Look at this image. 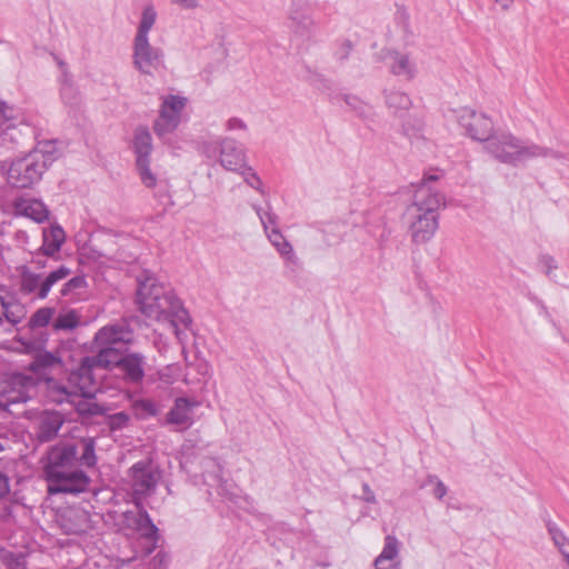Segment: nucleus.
Segmentation results:
<instances>
[{
  "instance_id": "nucleus-1",
  "label": "nucleus",
  "mask_w": 569,
  "mask_h": 569,
  "mask_svg": "<svg viewBox=\"0 0 569 569\" xmlns=\"http://www.w3.org/2000/svg\"><path fill=\"white\" fill-rule=\"evenodd\" d=\"M42 462L50 495L84 492L90 478L81 468L97 465L96 440L84 437L76 441H60L48 449Z\"/></svg>"
},
{
  "instance_id": "nucleus-2",
  "label": "nucleus",
  "mask_w": 569,
  "mask_h": 569,
  "mask_svg": "<svg viewBox=\"0 0 569 569\" xmlns=\"http://www.w3.org/2000/svg\"><path fill=\"white\" fill-rule=\"evenodd\" d=\"M137 302L147 318L168 323L178 340L186 338L184 329L191 322L188 311L173 291L150 271L144 270L138 277Z\"/></svg>"
},
{
  "instance_id": "nucleus-3",
  "label": "nucleus",
  "mask_w": 569,
  "mask_h": 569,
  "mask_svg": "<svg viewBox=\"0 0 569 569\" xmlns=\"http://www.w3.org/2000/svg\"><path fill=\"white\" fill-rule=\"evenodd\" d=\"M438 176L430 174L418 184L412 203L406 210L409 230L415 243H426L438 229V210L445 206V197L432 189L430 183Z\"/></svg>"
},
{
  "instance_id": "nucleus-4",
  "label": "nucleus",
  "mask_w": 569,
  "mask_h": 569,
  "mask_svg": "<svg viewBox=\"0 0 569 569\" xmlns=\"http://www.w3.org/2000/svg\"><path fill=\"white\" fill-rule=\"evenodd\" d=\"M100 355L87 356L81 359L79 366L72 370L67 379V385L57 386L53 392L58 393L54 401L74 402V398H94L96 393L100 390L99 380L96 377V369H104V362L100 359Z\"/></svg>"
},
{
  "instance_id": "nucleus-5",
  "label": "nucleus",
  "mask_w": 569,
  "mask_h": 569,
  "mask_svg": "<svg viewBox=\"0 0 569 569\" xmlns=\"http://www.w3.org/2000/svg\"><path fill=\"white\" fill-rule=\"evenodd\" d=\"M485 149L496 160L512 167L535 160V156L540 151L538 143L522 140L508 131L493 134Z\"/></svg>"
},
{
  "instance_id": "nucleus-6",
  "label": "nucleus",
  "mask_w": 569,
  "mask_h": 569,
  "mask_svg": "<svg viewBox=\"0 0 569 569\" xmlns=\"http://www.w3.org/2000/svg\"><path fill=\"white\" fill-rule=\"evenodd\" d=\"M162 477L159 466L150 458L137 461L128 470L131 497L136 507L156 492Z\"/></svg>"
},
{
  "instance_id": "nucleus-7",
  "label": "nucleus",
  "mask_w": 569,
  "mask_h": 569,
  "mask_svg": "<svg viewBox=\"0 0 569 569\" xmlns=\"http://www.w3.org/2000/svg\"><path fill=\"white\" fill-rule=\"evenodd\" d=\"M51 163L52 159L43 153L30 152L12 161L8 169V182L16 188H29L41 180Z\"/></svg>"
},
{
  "instance_id": "nucleus-8",
  "label": "nucleus",
  "mask_w": 569,
  "mask_h": 569,
  "mask_svg": "<svg viewBox=\"0 0 569 569\" xmlns=\"http://www.w3.org/2000/svg\"><path fill=\"white\" fill-rule=\"evenodd\" d=\"M252 208L260 219L268 240L274 247L278 253L283 258L286 267L290 268L291 270L297 268L299 264V259L295 254L291 243L284 238L278 228L279 218L271 210L270 204L268 203L266 209L257 204H252Z\"/></svg>"
},
{
  "instance_id": "nucleus-9",
  "label": "nucleus",
  "mask_w": 569,
  "mask_h": 569,
  "mask_svg": "<svg viewBox=\"0 0 569 569\" xmlns=\"http://www.w3.org/2000/svg\"><path fill=\"white\" fill-rule=\"evenodd\" d=\"M103 359L106 370H118L126 383H140L144 378L146 358L139 352H111L104 351Z\"/></svg>"
},
{
  "instance_id": "nucleus-10",
  "label": "nucleus",
  "mask_w": 569,
  "mask_h": 569,
  "mask_svg": "<svg viewBox=\"0 0 569 569\" xmlns=\"http://www.w3.org/2000/svg\"><path fill=\"white\" fill-rule=\"evenodd\" d=\"M134 333L126 320L108 323L101 327L93 337V348L96 355L104 351L121 352V346H128L133 342Z\"/></svg>"
},
{
  "instance_id": "nucleus-11",
  "label": "nucleus",
  "mask_w": 569,
  "mask_h": 569,
  "mask_svg": "<svg viewBox=\"0 0 569 569\" xmlns=\"http://www.w3.org/2000/svg\"><path fill=\"white\" fill-rule=\"evenodd\" d=\"M133 151L136 154V169L141 183L152 189L158 183V176L151 169L152 137L147 128L140 127L134 131Z\"/></svg>"
},
{
  "instance_id": "nucleus-12",
  "label": "nucleus",
  "mask_w": 569,
  "mask_h": 569,
  "mask_svg": "<svg viewBox=\"0 0 569 569\" xmlns=\"http://www.w3.org/2000/svg\"><path fill=\"white\" fill-rule=\"evenodd\" d=\"M132 63L142 74L152 76L164 67V51L160 47L152 46L150 37H134Z\"/></svg>"
},
{
  "instance_id": "nucleus-13",
  "label": "nucleus",
  "mask_w": 569,
  "mask_h": 569,
  "mask_svg": "<svg viewBox=\"0 0 569 569\" xmlns=\"http://www.w3.org/2000/svg\"><path fill=\"white\" fill-rule=\"evenodd\" d=\"M453 112L466 136L472 140L488 143L493 136V122L490 117L469 107H461Z\"/></svg>"
},
{
  "instance_id": "nucleus-14",
  "label": "nucleus",
  "mask_w": 569,
  "mask_h": 569,
  "mask_svg": "<svg viewBox=\"0 0 569 569\" xmlns=\"http://www.w3.org/2000/svg\"><path fill=\"white\" fill-rule=\"evenodd\" d=\"M34 387L32 377L14 375L0 395V409L11 415H18L16 407L32 398Z\"/></svg>"
},
{
  "instance_id": "nucleus-15",
  "label": "nucleus",
  "mask_w": 569,
  "mask_h": 569,
  "mask_svg": "<svg viewBox=\"0 0 569 569\" xmlns=\"http://www.w3.org/2000/svg\"><path fill=\"white\" fill-rule=\"evenodd\" d=\"M186 104L187 99L184 97L174 94L163 97L159 116L153 122V131L160 139L178 128Z\"/></svg>"
},
{
  "instance_id": "nucleus-16",
  "label": "nucleus",
  "mask_w": 569,
  "mask_h": 569,
  "mask_svg": "<svg viewBox=\"0 0 569 569\" xmlns=\"http://www.w3.org/2000/svg\"><path fill=\"white\" fill-rule=\"evenodd\" d=\"M64 416L57 410L40 411L32 420L34 439L40 443L54 440L64 425Z\"/></svg>"
},
{
  "instance_id": "nucleus-17",
  "label": "nucleus",
  "mask_w": 569,
  "mask_h": 569,
  "mask_svg": "<svg viewBox=\"0 0 569 569\" xmlns=\"http://www.w3.org/2000/svg\"><path fill=\"white\" fill-rule=\"evenodd\" d=\"M311 0H291L288 8L289 28L297 38L308 37L315 29V20L309 10Z\"/></svg>"
},
{
  "instance_id": "nucleus-18",
  "label": "nucleus",
  "mask_w": 569,
  "mask_h": 569,
  "mask_svg": "<svg viewBox=\"0 0 569 569\" xmlns=\"http://www.w3.org/2000/svg\"><path fill=\"white\" fill-rule=\"evenodd\" d=\"M219 162L229 171H240L246 166V154L231 138L219 140Z\"/></svg>"
},
{
  "instance_id": "nucleus-19",
  "label": "nucleus",
  "mask_w": 569,
  "mask_h": 569,
  "mask_svg": "<svg viewBox=\"0 0 569 569\" xmlns=\"http://www.w3.org/2000/svg\"><path fill=\"white\" fill-rule=\"evenodd\" d=\"M198 406L197 401L189 398H177L166 416L167 422L178 426L181 430L188 429L193 423V409Z\"/></svg>"
},
{
  "instance_id": "nucleus-20",
  "label": "nucleus",
  "mask_w": 569,
  "mask_h": 569,
  "mask_svg": "<svg viewBox=\"0 0 569 569\" xmlns=\"http://www.w3.org/2000/svg\"><path fill=\"white\" fill-rule=\"evenodd\" d=\"M387 66L390 72L407 81H411L417 76V64L408 54L400 51H388L386 57Z\"/></svg>"
},
{
  "instance_id": "nucleus-21",
  "label": "nucleus",
  "mask_w": 569,
  "mask_h": 569,
  "mask_svg": "<svg viewBox=\"0 0 569 569\" xmlns=\"http://www.w3.org/2000/svg\"><path fill=\"white\" fill-rule=\"evenodd\" d=\"M399 549V540L395 536L388 535L385 538L382 551L375 559V569H401Z\"/></svg>"
},
{
  "instance_id": "nucleus-22",
  "label": "nucleus",
  "mask_w": 569,
  "mask_h": 569,
  "mask_svg": "<svg viewBox=\"0 0 569 569\" xmlns=\"http://www.w3.org/2000/svg\"><path fill=\"white\" fill-rule=\"evenodd\" d=\"M43 243L41 252L43 256L53 257L58 253L66 240V233L60 226H52L43 230Z\"/></svg>"
},
{
  "instance_id": "nucleus-23",
  "label": "nucleus",
  "mask_w": 569,
  "mask_h": 569,
  "mask_svg": "<svg viewBox=\"0 0 569 569\" xmlns=\"http://www.w3.org/2000/svg\"><path fill=\"white\" fill-rule=\"evenodd\" d=\"M158 19V11L154 3L149 0L144 2L134 37H150V31Z\"/></svg>"
},
{
  "instance_id": "nucleus-24",
  "label": "nucleus",
  "mask_w": 569,
  "mask_h": 569,
  "mask_svg": "<svg viewBox=\"0 0 569 569\" xmlns=\"http://www.w3.org/2000/svg\"><path fill=\"white\" fill-rule=\"evenodd\" d=\"M385 100L387 107L392 110L396 116H401L412 106L410 97L400 90H386Z\"/></svg>"
},
{
  "instance_id": "nucleus-25",
  "label": "nucleus",
  "mask_w": 569,
  "mask_h": 569,
  "mask_svg": "<svg viewBox=\"0 0 569 569\" xmlns=\"http://www.w3.org/2000/svg\"><path fill=\"white\" fill-rule=\"evenodd\" d=\"M41 274L32 272L28 267L20 268V291L24 295L36 293L41 290Z\"/></svg>"
},
{
  "instance_id": "nucleus-26",
  "label": "nucleus",
  "mask_w": 569,
  "mask_h": 569,
  "mask_svg": "<svg viewBox=\"0 0 569 569\" xmlns=\"http://www.w3.org/2000/svg\"><path fill=\"white\" fill-rule=\"evenodd\" d=\"M20 209L26 217L39 223L46 221L49 217V210L44 203L37 199L23 201Z\"/></svg>"
},
{
  "instance_id": "nucleus-27",
  "label": "nucleus",
  "mask_w": 569,
  "mask_h": 569,
  "mask_svg": "<svg viewBox=\"0 0 569 569\" xmlns=\"http://www.w3.org/2000/svg\"><path fill=\"white\" fill-rule=\"evenodd\" d=\"M71 270L66 266H60L57 270L51 271L41 282V290L38 291L39 299H46L51 288L59 281L66 279Z\"/></svg>"
},
{
  "instance_id": "nucleus-28",
  "label": "nucleus",
  "mask_w": 569,
  "mask_h": 569,
  "mask_svg": "<svg viewBox=\"0 0 569 569\" xmlns=\"http://www.w3.org/2000/svg\"><path fill=\"white\" fill-rule=\"evenodd\" d=\"M139 512L136 519L137 530L141 532L142 536L149 539H153L157 536L158 528L152 522L150 516L144 509L143 502H141V507H137Z\"/></svg>"
},
{
  "instance_id": "nucleus-29",
  "label": "nucleus",
  "mask_w": 569,
  "mask_h": 569,
  "mask_svg": "<svg viewBox=\"0 0 569 569\" xmlns=\"http://www.w3.org/2000/svg\"><path fill=\"white\" fill-rule=\"evenodd\" d=\"M547 530L553 543L569 565V539L566 537L563 531L552 521L547 522Z\"/></svg>"
},
{
  "instance_id": "nucleus-30",
  "label": "nucleus",
  "mask_w": 569,
  "mask_h": 569,
  "mask_svg": "<svg viewBox=\"0 0 569 569\" xmlns=\"http://www.w3.org/2000/svg\"><path fill=\"white\" fill-rule=\"evenodd\" d=\"M80 323V316L76 310H69L66 312H61L53 320L52 328L56 331L60 330H73Z\"/></svg>"
},
{
  "instance_id": "nucleus-31",
  "label": "nucleus",
  "mask_w": 569,
  "mask_h": 569,
  "mask_svg": "<svg viewBox=\"0 0 569 569\" xmlns=\"http://www.w3.org/2000/svg\"><path fill=\"white\" fill-rule=\"evenodd\" d=\"M0 561L4 569H28L23 553H13L8 550L0 551Z\"/></svg>"
},
{
  "instance_id": "nucleus-32",
  "label": "nucleus",
  "mask_w": 569,
  "mask_h": 569,
  "mask_svg": "<svg viewBox=\"0 0 569 569\" xmlns=\"http://www.w3.org/2000/svg\"><path fill=\"white\" fill-rule=\"evenodd\" d=\"M54 315V309L50 307H42L38 309L29 319V327L31 329L43 328L49 325Z\"/></svg>"
},
{
  "instance_id": "nucleus-33",
  "label": "nucleus",
  "mask_w": 569,
  "mask_h": 569,
  "mask_svg": "<svg viewBox=\"0 0 569 569\" xmlns=\"http://www.w3.org/2000/svg\"><path fill=\"white\" fill-rule=\"evenodd\" d=\"M73 403L76 405L77 411L80 415L100 416L106 412V408L102 405H99L89 398L80 399L79 401H74Z\"/></svg>"
},
{
  "instance_id": "nucleus-34",
  "label": "nucleus",
  "mask_w": 569,
  "mask_h": 569,
  "mask_svg": "<svg viewBox=\"0 0 569 569\" xmlns=\"http://www.w3.org/2000/svg\"><path fill=\"white\" fill-rule=\"evenodd\" d=\"M239 172L241 173L248 186H250L251 188H253L254 190L259 191L262 194L264 193V190L262 188V181L251 167L244 166V168H242Z\"/></svg>"
},
{
  "instance_id": "nucleus-35",
  "label": "nucleus",
  "mask_w": 569,
  "mask_h": 569,
  "mask_svg": "<svg viewBox=\"0 0 569 569\" xmlns=\"http://www.w3.org/2000/svg\"><path fill=\"white\" fill-rule=\"evenodd\" d=\"M130 416L124 411H119L108 417V426L111 430H120L128 426Z\"/></svg>"
},
{
  "instance_id": "nucleus-36",
  "label": "nucleus",
  "mask_w": 569,
  "mask_h": 569,
  "mask_svg": "<svg viewBox=\"0 0 569 569\" xmlns=\"http://www.w3.org/2000/svg\"><path fill=\"white\" fill-rule=\"evenodd\" d=\"M538 148L540 149V151L538 152L539 154L535 156V159L552 158L558 161H562V160L569 161V153H563L561 151H557V150H553L551 148H548V147H545L541 144H538Z\"/></svg>"
},
{
  "instance_id": "nucleus-37",
  "label": "nucleus",
  "mask_w": 569,
  "mask_h": 569,
  "mask_svg": "<svg viewBox=\"0 0 569 569\" xmlns=\"http://www.w3.org/2000/svg\"><path fill=\"white\" fill-rule=\"evenodd\" d=\"M60 363V359L51 352L39 353L36 357L34 366L38 368H50Z\"/></svg>"
},
{
  "instance_id": "nucleus-38",
  "label": "nucleus",
  "mask_w": 569,
  "mask_h": 569,
  "mask_svg": "<svg viewBox=\"0 0 569 569\" xmlns=\"http://www.w3.org/2000/svg\"><path fill=\"white\" fill-rule=\"evenodd\" d=\"M86 286V280L83 277H73L70 279L61 289V296H68L70 292L81 289Z\"/></svg>"
},
{
  "instance_id": "nucleus-39",
  "label": "nucleus",
  "mask_w": 569,
  "mask_h": 569,
  "mask_svg": "<svg viewBox=\"0 0 569 569\" xmlns=\"http://www.w3.org/2000/svg\"><path fill=\"white\" fill-rule=\"evenodd\" d=\"M427 483H435L433 495L437 499H442L447 492V486L436 476H429Z\"/></svg>"
},
{
  "instance_id": "nucleus-40",
  "label": "nucleus",
  "mask_w": 569,
  "mask_h": 569,
  "mask_svg": "<svg viewBox=\"0 0 569 569\" xmlns=\"http://www.w3.org/2000/svg\"><path fill=\"white\" fill-rule=\"evenodd\" d=\"M352 50V43L349 40H345L340 43L339 48L336 50V58L340 61L346 60Z\"/></svg>"
},
{
  "instance_id": "nucleus-41",
  "label": "nucleus",
  "mask_w": 569,
  "mask_h": 569,
  "mask_svg": "<svg viewBox=\"0 0 569 569\" xmlns=\"http://www.w3.org/2000/svg\"><path fill=\"white\" fill-rule=\"evenodd\" d=\"M1 307L3 309V317L7 319L8 322L12 325H17L20 322L21 317L17 316L14 312L10 310V305L6 302L3 299H1Z\"/></svg>"
},
{
  "instance_id": "nucleus-42",
  "label": "nucleus",
  "mask_w": 569,
  "mask_h": 569,
  "mask_svg": "<svg viewBox=\"0 0 569 569\" xmlns=\"http://www.w3.org/2000/svg\"><path fill=\"white\" fill-rule=\"evenodd\" d=\"M202 152L209 159L216 158L217 154H219V141L203 143L202 144Z\"/></svg>"
},
{
  "instance_id": "nucleus-43",
  "label": "nucleus",
  "mask_w": 569,
  "mask_h": 569,
  "mask_svg": "<svg viewBox=\"0 0 569 569\" xmlns=\"http://www.w3.org/2000/svg\"><path fill=\"white\" fill-rule=\"evenodd\" d=\"M171 3L183 10H194L200 6L198 0H171Z\"/></svg>"
},
{
  "instance_id": "nucleus-44",
  "label": "nucleus",
  "mask_w": 569,
  "mask_h": 569,
  "mask_svg": "<svg viewBox=\"0 0 569 569\" xmlns=\"http://www.w3.org/2000/svg\"><path fill=\"white\" fill-rule=\"evenodd\" d=\"M10 492L9 477L0 471V498H4Z\"/></svg>"
},
{
  "instance_id": "nucleus-45",
  "label": "nucleus",
  "mask_w": 569,
  "mask_h": 569,
  "mask_svg": "<svg viewBox=\"0 0 569 569\" xmlns=\"http://www.w3.org/2000/svg\"><path fill=\"white\" fill-rule=\"evenodd\" d=\"M33 152H41L46 158H51L52 161L54 160V146L52 142H46L40 144V147Z\"/></svg>"
},
{
  "instance_id": "nucleus-46",
  "label": "nucleus",
  "mask_w": 569,
  "mask_h": 569,
  "mask_svg": "<svg viewBox=\"0 0 569 569\" xmlns=\"http://www.w3.org/2000/svg\"><path fill=\"white\" fill-rule=\"evenodd\" d=\"M227 130L229 131H233V130H246L247 129V126L246 123L241 120V119H238V118H231L227 121Z\"/></svg>"
},
{
  "instance_id": "nucleus-47",
  "label": "nucleus",
  "mask_w": 569,
  "mask_h": 569,
  "mask_svg": "<svg viewBox=\"0 0 569 569\" xmlns=\"http://www.w3.org/2000/svg\"><path fill=\"white\" fill-rule=\"evenodd\" d=\"M362 491H363L362 499L366 502L376 503V501H377L376 496L368 483L362 485Z\"/></svg>"
},
{
  "instance_id": "nucleus-48",
  "label": "nucleus",
  "mask_w": 569,
  "mask_h": 569,
  "mask_svg": "<svg viewBox=\"0 0 569 569\" xmlns=\"http://www.w3.org/2000/svg\"><path fill=\"white\" fill-rule=\"evenodd\" d=\"M9 111H10V109L7 107V104L4 102L0 101V127L6 124L9 121V119H10Z\"/></svg>"
},
{
  "instance_id": "nucleus-49",
  "label": "nucleus",
  "mask_w": 569,
  "mask_h": 569,
  "mask_svg": "<svg viewBox=\"0 0 569 569\" xmlns=\"http://www.w3.org/2000/svg\"><path fill=\"white\" fill-rule=\"evenodd\" d=\"M541 262L543 263V266L546 267V273L547 274H550V272L553 270V269H557V264H556V261L552 257L550 256H545L542 257L541 259Z\"/></svg>"
},
{
  "instance_id": "nucleus-50",
  "label": "nucleus",
  "mask_w": 569,
  "mask_h": 569,
  "mask_svg": "<svg viewBox=\"0 0 569 569\" xmlns=\"http://www.w3.org/2000/svg\"><path fill=\"white\" fill-rule=\"evenodd\" d=\"M72 86L71 84H68V83H64L62 89H61V96L64 100H67L69 97H71L72 94Z\"/></svg>"
},
{
  "instance_id": "nucleus-51",
  "label": "nucleus",
  "mask_w": 569,
  "mask_h": 569,
  "mask_svg": "<svg viewBox=\"0 0 569 569\" xmlns=\"http://www.w3.org/2000/svg\"><path fill=\"white\" fill-rule=\"evenodd\" d=\"M515 0H495L496 3L500 6L502 10H509L511 6L513 4Z\"/></svg>"
},
{
  "instance_id": "nucleus-52",
  "label": "nucleus",
  "mask_w": 569,
  "mask_h": 569,
  "mask_svg": "<svg viewBox=\"0 0 569 569\" xmlns=\"http://www.w3.org/2000/svg\"><path fill=\"white\" fill-rule=\"evenodd\" d=\"M346 102L351 106L353 109H358V106L360 104V101L357 98L353 97H347Z\"/></svg>"
},
{
  "instance_id": "nucleus-53",
  "label": "nucleus",
  "mask_w": 569,
  "mask_h": 569,
  "mask_svg": "<svg viewBox=\"0 0 569 569\" xmlns=\"http://www.w3.org/2000/svg\"><path fill=\"white\" fill-rule=\"evenodd\" d=\"M143 408L149 411L151 415H154L156 413V409H154V405L150 401H144L143 402Z\"/></svg>"
},
{
  "instance_id": "nucleus-54",
  "label": "nucleus",
  "mask_w": 569,
  "mask_h": 569,
  "mask_svg": "<svg viewBox=\"0 0 569 569\" xmlns=\"http://www.w3.org/2000/svg\"><path fill=\"white\" fill-rule=\"evenodd\" d=\"M34 262H36V263H37V266H38V267H40V268L46 267V262H44V261H42V260H34Z\"/></svg>"
},
{
  "instance_id": "nucleus-55",
  "label": "nucleus",
  "mask_w": 569,
  "mask_h": 569,
  "mask_svg": "<svg viewBox=\"0 0 569 569\" xmlns=\"http://www.w3.org/2000/svg\"><path fill=\"white\" fill-rule=\"evenodd\" d=\"M4 450V445L2 441H0V452Z\"/></svg>"
}]
</instances>
